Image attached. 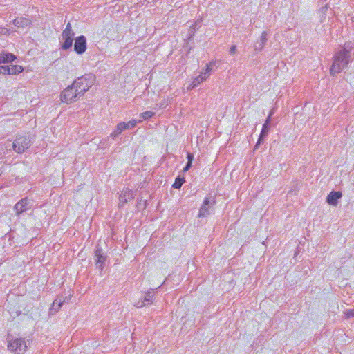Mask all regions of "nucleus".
I'll return each instance as SVG.
<instances>
[{
  "mask_svg": "<svg viewBox=\"0 0 354 354\" xmlns=\"http://www.w3.org/2000/svg\"><path fill=\"white\" fill-rule=\"evenodd\" d=\"M196 83H197V81H196V78L193 80V82H192V83L191 84V85H190V86L192 87V85H193L194 84H196Z\"/></svg>",
  "mask_w": 354,
  "mask_h": 354,
  "instance_id": "30",
  "label": "nucleus"
},
{
  "mask_svg": "<svg viewBox=\"0 0 354 354\" xmlns=\"http://www.w3.org/2000/svg\"><path fill=\"white\" fill-rule=\"evenodd\" d=\"M154 115V113L152 112V111H145V112H143L140 114V117L143 119V120H147V119H149L151 118V117H153Z\"/></svg>",
  "mask_w": 354,
  "mask_h": 354,
  "instance_id": "20",
  "label": "nucleus"
},
{
  "mask_svg": "<svg viewBox=\"0 0 354 354\" xmlns=\"http://www.w3.org/2000/svg\"><path fill=\"white\" fill-rule=\"evenodd\" d=\"M345 315L346 317H354V310L353 309H351V310H347L346 311H345Z\"/></svg>",
  "mask_w": 354,
  "mask_h": 354,
  "instance_id": "22",
  "label": "nucleus"
},
{
  "mask_svg": "<svg viewBox=\"0 0 354 354\" xmlns=\"http://www.w3.org/2000/svg\"><path fill=\"white\" fill-rule=\"evenodd\" d=\"M236 46H232L230 48V53H231L232 54H234V53H236Z\"/></svg>",
  "mask_w": 354,
  "mask_h": 354,
  "instance_id": "28",
  "label": "nucleus"
},
{
  "mask_svg": "<svg viewBox=\"0 0 354 354\" xmlns=\"http://www.w3.org/2000/svg\"><path fill=\"white\" fill-rule=\"evenodd\" d=\"M28 205L27 198H22L18 203H17L14 207V209L17 214H20L26 209Z\"/></svg>",
  "mask_w": 354,
  "mask_h": 354,
  "instance_id": "12",
  "label": "nucleus"
},
{
  "mask_svg": "<svg viewBox=\"0 0 354 354\" xmlns=\"http://www.w3.org/2000/svg\"><path fill=\"white\" fill-rule=\"evenodd\" d=\"M187 161H188L187 162H190L192 164V161L194 160V156L192 153H187Z\"/></svg>",
  "mask_w": 354,
  "mask_h": 354,
  "instance_id": "24",
  "label": "nucleus"
},
{
  "mask_svg": "<svg viewBox=\"0 0 354 354\" xmlns=\"http://www.w3.org/2000/svg\"><path fill=\"white\" fill-rule=\"evenodd\" d=\"M3 66H0V74H2Z\"/></svg>",
  "mask_w": 354,
  "mask_h": 354,
  "instance_id": "31",
  "label": "nucleus"
},
{
  "mask_svg": "<svg viewBox=\"0 0 354 354\" xmlns=\"http://www.w3.org/2000/svg\"><path fill=\"white\" fill-rule=\"evenodd\" d=\"M30 146V140L25 136L17 138L13 142V149L17 153H22Z\"/></svg>",
  "mask_w": 354,
  "mask_h": 354,
  "instance_id": "6",
  "label": "nucleus"
},
{
  "mask_svg": "<svg viewBox=\"0 0 354 354\" xmlns=\"http://www.w3.org/2000/svg\"><path fill=\"white\" fill-rule=\"evenodd\" d=\"M95 77L92 75H87L80 77L74 81L73 86L77 89L80 95L83 94L88 91L89 88L94 84Z\"/></svg>",
  "mask_w": 354,
  "mask_h": 354,
  "instance_id": "2",
  "label": "nucleus"
},
{
  "mask_svg": "<svg viewBox=\"0 0 354 354\" xmlns=\"http://www.w3.org/2000/svg\"><path fill=\"white\" fill-rule=\"evenodd\" d=\"M62 36L64 40V42L62 45V48L63 50H67L70 48L73 45L74 37V33L70 23L67 24L65 29L62 32Z\"/></svg>",
  "mask_w": 354,
  "mask_h": 354,
  "instance_id": "5",
  "label": "nucleus"
},
{
  "mask_svg": "<svg viewBox=\"0 0 354 354\" xmlns=\"http://www.w3.org/2000/svg\"><path fill=\"white\" fill-rule=\"evenodd\" d=\"M136 124L137 121L135 120L129 121L128 122H124L127 129L134 127L136 125Z\"/></svg>",
  "mask_w": 354,
  "mask_h": 354,
  "instance_id": "21",
  "label": "nucleus"
},
{
  "mask_svg": "<svg viewBox=\"0 0 354 354\" xmlns=\"http://www.w3.org/2000/svg\"><path fill=\"white\" fill-rule=\"evenodd\" d=\"M125 129H127V128L125 127L124 122H120L117 125L115 130L112 132L111 136L115 137L120 135Z\"/></svg>",
  "mask_w": 354,
  "mask_h": 354,
  "instance_id": "16",
  "label": "nucleus"
},
{
  "mask_svg": "<svg viewBox=\"0 0 354 354\" xmlns=\"http://www.w3.org/2000/svg\"><path fill=\"white\" fill-rule=\"evenodd\" d=\"M62 303L61 301H58L57 300H55L53 303V308L57 307L56 309H59L62 306Z\"/></svg>",
  "mask_w": 354,
  "mask_h": 354,
  "instance_id": "23",
  "label": "nucleus"
},
{
  "mask_svg": "<svg viewBox=\"0 0 354 354\" xmlns=\"http://www.w3.org/2000/svg\"><path fill=\"white\" fill-rule=\"evenodd\" d=\"M212 71V68L209 65L207 66L206 71L204 73H201L197 77H196V84H194L192 85V88L199 85L201 82L207 80L209 76V73Z\"/></svg>",
  "mask_w": 354,
  "mask_h": 354,
  "instance_id": "13",
  "label": "nucleus"
},
{
  "mask_svg": "<svg viewBox=\"0 0 354 354\" xmlns=\"http://www.w3.org/2000/svg\"><path fill=\"white\" fill-rule=\"evenodd\" d=\"M13 24L18 28H24L29 26L31 24V21L26 17H18L14 19Z\"/></svg>",
  "mask_w": 354,
  "mask_h": 354,
  "instance_id": "10",
  "label": "nucleus"
},
{
  "mask_svg": "<svg viewBox=\"0 0 354 354\" xmlns=\"http://www.w3.org/2000/svg\"><path fill=\"white\" fill-rule=\"evenodd\" d=\"M349 51L343 49L337 53L335 57L333 64L330 72L332 75L339 73L348 63Z\"/></svg>",
  "mask_w": 354,
  "mask_h": 354,
  "instance_id": "1",
  "label": "nucleus"
},
{
  "mask_svg": "<svg viewBox=\"0 0 354 354\" xmlns=\"http://www.w3.org/2000/svg\"><path fill=\"white\" fill-rule=\"evenodd\" d=\"M342 196L341 192H331L327 196L326 201L328 204L336 206L337 201Z\"/></svg>",
  "mask_w": 354,
  "mask_h": 354,
  "instance_id": "9",
  "label": "nucleus"
},
{
  "mask_svg": "<svg viewBox=\"0 0 354 354\" xmlns=\"http://www.w3.org/2000/svg\"><path fill=\"white\" fill-rule=\"evenodd\" d=\"M152 299L153 295L150 292H147L143 299H140L136 301L134 305L137 308H142L146 304V303L151 304Z\"/></svg>",
  "mask_w": 354,
  "mask_h": 354,
  "instance_id": "14",
  "label": "nucleus"
},
{
  "mask_svg": "<svg viewBox=\"0 0 354 354\" xmlns=\"http://www.w3.org/2000/svg\"><path fill=\"white\" fill-rule=\"evenodd\" d=\"M209 212V208L207 207H205V205H203L201 208L200 209L198 216L199 217H203L205 216Z\"/></svg>",
  "mask_w": 354,
  "mask_h": 354,
  "instance_id": "19",
  "label": "nucleus"
},
{
  "mask_svg": "<svg viewBox=\"0 0 354 354\" xmlns=\"http://www.w3.org/2000/svg\"><path fill=\"white\" fill-rule=\"evenodd\" d=\"M268 133V126H266V125H263V127H262V130L261 131V133H260V136H259V138L257 141V143L255 146V147L257 148V145L260 144L261 142V140L267 136Z\"/></svg>",
  "mask_w": 354,
  "mask_h": 354,
  "instance_id": "17",
  "label": "nucleus"
},
{
  "mask_svg": "<svg viewBox=\"0 0 354 354\" xmlns=\"http://www.w3.org/2000/svg\"><path fill=\"white\" fill-rule=\"evenodd\" d=\"M8 348L15 354H24L27 350V345L23 339L17 338L9 340Z\"/></svg>",
  "mask_w": 354,
  "mask_h": 354,
  "instance_id": "3",
  "label": "nucleus"
},
{
  "mask_svg": "<svg viewBox=\"0 0 354 354\" xmlns=\"http://www.w3.org/2000/svg\"><path fill=\"white\" fill-rule=\"evenodd\" d=\"M266 32H263L262 34H261V38H262V40H263V42H266Z\"/></svg>",
  "mask_w": 354,
  "mask_h": 354,
  "instance_id": "27",
  "label": "nucleus"
},
{
  "mask_svg": "<svg viewBox=\"0 0 354 354\" xmlns=\"http://www.w3.org/2000/svg\"><path fill=\"white\" fill-rule=\"evenodd\" d=\"M191 167H192V164L190 162H187L186 166L183 168V171H188Z\"/></svg>",
  "mask_w": 354,
  "mask_h": 354,
  "instance_id": "25",
  "label": "nucleus"
},
{
  "mask_svg": "<svg viewBox=\"0 0 354 354\" xmlns=\"http://www.w3.org/2000/svg\"><path fill=\"white\" fill-rule=\"evenodd\" d=\"M209 204V201L208 198H205L204 201H203V205H205V207L208 206Z\"/></svg>",
  "mask_w": 354,
  "mask_h": 354,
  "instance_id": "29",
  "label": "nucleus"
},
{
  "mask_svg": "<svg viewBox=\"0 0 354 354\" xmlns=\"http://www.w3.org/2000/svg\"><path fill=\"white\" fill-rule=\"evenodd\" d=\"M17 57L10 53L3 51L0 54V64L10 63L15 61Z\"/></svg>",
  "mask_w": 354,
  "mask_h": 354,
  "instance_id": "11",
  "label": "nucleus"
},
{
  "mask_svg": "<svg viewBox=\"0 0 354 354\" xmlns=\"http://www.w3.org/2000/svg\"><path fill=\"white\" fill-rule=\"evenodd\" d=\"M78 95H80V93H77V89H75L73 84H72L71 86H68L62 92L60 100L62 102L69 104L75 101Z\"/></svg>",
  "mask_w": 354,
  "mask_h": 354,
  "instance_id": "4",
  "label": "nucleus"
},
{
  "mask_svg": "<svg viewBox=\"0 0 354 354\" xmlns=\"http://www.w3.org/2000/svg\"><path fill=\"white\" fill-rule=\"evenodd\" d=\"M2 74L4 75H16L23 71V67L19 65L2 66Z\"/></svg>",
  "mask_w": 354,
  "mask_h": 354,
  "instance_id": "8",
  "label": "nucleus"
},
{
  "mask_svg": "<svg viewBox=\"0 0 354 354\" xmlns=\"http://www.w3.org/2000/svg\"><path fill=\"white\" fill-rule=\"evenodd\" d=\"M95 256L96 258V260H95L96 265L100 264V266L102 267L103 263L106 261V257L104 255H103L101 250H96L95 252Z\"/></svg>",
  "mask_w": 354,
  "mask_h": 354,
  "instance_id": "15",
  "label": "nucleus"
},
{
  "mask_svg": "<svg viewBox=\"0 0 354 354\" xmlns=\"http://www.w3.org/2000/svg\"><path fill=\"white\" fill-rule=\"evenodd\" d=\"M87 48L86 39L84 35H80L75 39L74 51L77 55H82Z\"/></svg>",
  "mask_w": 354,
  "mask_h": 354,
  "instance_id": "7",
  "label": "nucleus"
},
{
  "mask_svg": "<svg viewBox=\"0 0 354 354\" xmlns=\"http://www.w3.org/2000/svg\"><path fill=\"white\" fill-rule=\"evenodd\" d=\"M270 119H271V114L269 115V116L268 117V118L266 119V122H265V123L263 124L266 125V126H268V124L270 122Z\"/></svg>",
  "mask_w": 354,
  "mask_h": 354,
  "instance_id": "26",
  "label": "nucleus"
},
{
  "mask_svg": "<svg viewBox=\"0 0 354 354\" xmlns=\"http://www.w3.org/2000/svg\"><path fill=\"white\" fill-rule=\"evenodd\" d=\"M185 182V180L184 178L178 177V178H176V180H175V181H174V183L172 186L174 188L180 189Z\"/></svg>",
  "mask_w": 354,
  "mask_h": 354,
  "instance_id": "18",
  "label": "nucleus"
}]
</instances>
